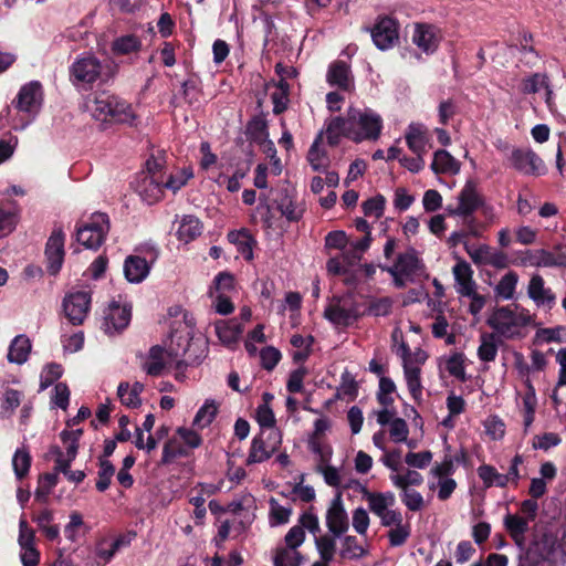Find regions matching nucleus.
Returning a JSON list of instances; mask_svg holds the SVG:
<instances>
[{
  "mask_svg": "<svg viewBox=\"0 0 566 566\" xmlns=\"http://www.w3.org/2000/svg\"><path fill=\"white\" fill-rule=\"evenodd\" d=\"M382 118L370 108L360 109L350 106L346 116L332 117L326 123L325 134L327 144L336 147L345 137L358 144L364 140L375 142L380 137Z\"/></svg>",
  "mask_w": 566,
  "mask_h": 566,
  "instance_id": "nucleus-1",
  "label": "nucleus"
},
{
  "mask_svg": "<svg viewBox=\"0 0 566 566\" xmlns=\"http://www.w3.org/2000/svg\"><path fill=\"white\" fill-rule=\"evenodd\" d=\"M92 114L97 120L137 126L138 116L132 104L116 95L98 94L94 99Z\"/></svg>",
  "mask_w": 566,
  "mask_h": 566,
  "instance_id": "nucleus-2",
  "label": "nucleus"
},
{
  "mask_svg": "<svg viewBox=\"0 0 566 566\" xmlns=\"http://www.w3.org/2000/svg\"><path fill=\"white\" fill-rule=\"evenodd\" d=\"M109 231V218L106 213L95 212L88 221L76 227V241L86 249L96 250L105 241Z\"/></svg>",
  "mask_w": 566,
  "mask_h": 566,
  "instance_id": "nucleus-3",
  "label": "nucleus"
},
{
  "mask_svg": "<svg viewBox=\"0 0 566 566\" xmlns=\"http://www.w3.org/2000/svg\"><path fill=\"white\" fill-rule=\"evenodd\" d=\"M102 69V63L95 55L82 54L70 67V80L77 87L92 88V85L101 77Z\"/></svg>",
  "mask_w": 566,
  "mask_h": 566,
  "instance_id": "nucleus-4",
  "label": "nucleus"
},
{
  "mask_svg": "<svg viewBox=\"0 0 566 566\" xmlns=\"http://www.w3.org/2000/svg\"><path fill=\"white\" fill-rule=\"evenodd\" d=\"M369 32L377 49L387 51L392 49L399 40V23L389 15H378L373 27H364Z\"/></svg>",
  "mask_w": 566,
  "mask_h": 566,
  "instance_id": "nucleus-5",
  "label": "nucleus"
},
{
  "mask_svg": "<svg viewBox=\"0 0 566 566\" xmlns=\"http://www.w3.org/2000/svg\"><path fill=\"white\" fill-rule=\"evenodd\" d=\"M458 207L448 208L449 216L470 217L484 206V197L478 190V184L473 179L465 181L458 196Z\"/></svg>",
  "mask_w": 566,
  "mask_h": 566,
  "instance_id": "nucleus-6",
  "label": "nucleus"
},
{
  "mask_svg": "<svg viewBox=\"0 0 566 566\" xmlns=\"http://www.w3.org/2000/svg\"><path fill=\"white\" fill-rule=\"evenodd\" d=\"M92 296L90 292L77 291L69 293L63 300V311L69 322L74 325H82L90 312Z\"/></svg>",
  "mask_w": 566,
  "mask_h": 566,
  "instance_id": "nucleus-7",
  "label": "nucleus"
},
{
  "mask_svg": "<svg viewBox=\"0 0 566 566\" xmlns=\"http://www.w3.org/2000/svg\"><path fill=\"white\" fill-rule=\"evenodd\" d=\"M509 160L511 166L523 175L539 176L543 174V160L531 148H514Z\"/></svg>",
  "mask_w": 566,
  "mask_h": 566,
  "instance_id": "nucleus-8",
  "label": "nucleus"
},
{
  "mask_svg": "<svg viewBox=\"0 0 566 566\" xmlns=\"http://www.w3.org/2000/svg\"><path fill=\"white\" fill-rule=\"evenodd\" d=\"M324 317L337 326L347 327L360 317L355 303L346 305L340 297H333V302L325 307Z\"/></svg>",
  "mask_w": 566,
  "mask_h": 566,
  "instance_id": "nucleus-9",
  "label": "nucleus"
},
{
  "mask_svg": "<svg viewBox=\"0 0 566 566\" xmlns=\"http://www.w3.org/2000/svg\"><path fill=\"white\" fill-rule=\"evenodd\" d=\"M65 234L62 228L52 231L45 244L46 270L51 275H56L64 261Z\"/></svg>",
  "mask_w": 566,
  "mask_h": 566,
  "instance_id": "nucleus-10",
  "label": "nucleus"
},
{
  "mask_svg": "<svg viewBox=\"0 0 566 566\" xmlns=\"http://www.w3.org/2000/svg\"><path fill=\"white\" fill-rule=\"evenodd\" d=\"M391 266H397V271L405 274L410 283H415L426 270L423 261L418 256L413 248L399 253Z\"/></svg>",
  "mask_w": 566,
  "mask_h": 566,
  "instance_id": "nucleus-11",
  "label": "nucleus"
},
{
  "mask_svg": "<svg viewBox=\"0 0 566 566\" xmlns=\"http://www.w3.org/2000/svg\"><path fill=\"white\" fill-rule=\"evenodd\" d=\"M41 102L42 85L40 82L33 81L20 88L17 98L12 102V104L20 112L32 113L40 108Z\"/></svg>",
  "mask_w": 566,
  "mask_h": 566,
  "instance_id": "nucleus-12",
  "label": "nucleus"
},
{
  "mask_svg": "<svg viewBox=\"0 0 566 566\" xmlns=\"http://www.w3.org/2000/svg\"><path fill=\"white\" fill-rule=\"evenodd\" d=\"M132 319V306L119 305L113 301L105 314L103 328L105 333L112 334L114 332H122L125 329Z\"/></svg>",
  "mask_w": 566,
  "mask_h": 566,
  "instance_id": "nucleus-13",
  "label": "nucleus"
},
{
  "mask_svg": "<svg viewBox=\"0 0 566 566\" xmlns=\"http://www.w3.org/2000/svg\"><path fill=\"white\" fill-rule=\"evenodd\" d=\"M165 179H156L154 176L137 175L135 181V191L143 201L148 205L158 202L164 196Z\"/></svg>",
  "mask_w": 566,
  "mask_h": 566,
  "instance_id": "nucleus-14",
  "label": "nucleus"
},
{
  "mask_svg": "<svg viewBox=\"0 0 566 566\" xmlns=\"http://www.w3.org/2000/svg\"><path fill=\"white\" fill-rule=\"evenodd\" d=\"M488 326L500 336L511 337L512 328L518 326L516 314L510 306H500L486 319Z\"/></svg>",
  "mask_w": 566,
  "mask_h": 566,
  "instance_id": "nucleus-15",
  "label": "nucleus"
},
{
  "mask_svg": "<svg viewBox=\"0 0 566 566\" xmlns=\"http://www.w3.org/2000/svg\"><path fill=\"white\" fill-rule=\"evenodd\" d=\"M326 524L334 536H340L348 528V518L342 503V494L337 493L326 513Z\"/></svg>",
  "mask_w": 566,
  "mask_h": 566,
  "instance_id": "nucleus-16",
  "label": "nucleus"
},
{
  "mask_svg": "<svg viewBox=\"0 0 566 566\" xmlns=\"http://www.w3.org/2000/svg\"><path fill=\"white\" fill-rule=\"evenodd\" d=\"M527 294L537 306H544L552 310L556 303V295L549 289L545 287V281L539 274H534L527 286Z\"/></svg>",
  "mask_w": 566,
  "mask_h": 566,
  "instance_id": "nucleus-17",
  "label": "nucleus"
},
{
  "mask_svg": "<svg viewBox=\"0 0 566 566\" xmlns=\"http://www.w3.org/2000/svg\"><path fill=\"white\" fill-rule=\"evenodd\" d=\"M275 202L277 210L289 222H298L306 210L304 203L297 202L287 189L280 192Z\"/></svg>",
  "mask_w": 566,
  "mask_h": 566,
  "instance_id": "nucleus-18",
  "label": "nucleus"
},
{
  "mask_svg": "<svg viewBox=\"0 0 566 566\" xmlns=\"http://www.w3.org/2000/svg\"><path fill=\"white\" fill-rule=\"evenodd\" d=\"M31 520L36 524L39 531L48 541L55 542L60 539V527L57 524L53 523L54 513L52 510L43 509L41 511L33 512Z\"/></svg>",
  "mask_w": 566,
  "mask_h": 566,
  "instance_id": "nucleus-19",
  "label": "nucleus"
},
{
  "mask_svg": "<svg viewBox=\"0 0 566 566\" xmlns=\"http://www.w3.org/2000/svg\"><path fill=\"white\" fill-rule=\"evenodd\" d=\"M412 42L427 54L433 53L439 45L434 27L426 23H417L412 34Z\"/></svg>",
  "mask_w": 566,
  "mask_h": 566,
  "instance_id": "nucleus-20",
  "label": "nucleus"
},
{
  "mask_svg": "<svg viewBox=\"0 0 566 566\" xmlns=\"http://www.w3.org/2000/svg\"><path fill=\"white\" fill-rule=\"evenodd\" d=\"M150 265L145 258L129 255L124 262V275L130 283H140L149 274Z\"/></svg>",
  "mask_w": 566,
  "mask_h": 566,
  "instance_id": "nucleus-21",
  "label": "nucleus"
},
{
  "mask_svg": "<svg viewBox=\"0 0 566 566\" xmlns=\"http://www.w3.org/2000/svg\"><path fill=\"white\" fill-rule=\"evenodd\" d=\"M216 333L222 344L232 347L239 342L243 333V325L235 318L218 321L216 323Z\"/></svg>",
  "mask_w": 566,
  "mask_h": 566,
  "instance_id": "nucleus-22",
  "label": "nucleus"
},
{
  "mask_svg": "<svg viewBox=\"0 0 566 566\" xmlns=\"http://www.w3.org/2000/svg\"><path fill=\"white\" fill-rule=\"evenodd\" d=\"M502 344L501 336L496 333H481L480 346L476 355L483 363H492L496 359L499 346Z\"/></svg>",
  "mask_w": 566,
  "mask_h": 566,
  "instance_id": "nucleus-23",
  "label": "nucleus"
},
{
  "mask_svg": "<svg viewBox=\"0 0 566 566\" xmlns=\"http://www.w3.org/2000/svg\"><path fill=\"white\" fill-rule=\"evenodd\" d=\"M460 163L446 149H438L433 154V160L430 165L432 171L437 175L452 174L460 171Z\"/></svg>",
  "mask_w": 566,
  "mask_h": 566,
  "instance_id": "nucleus-24",
  "label": "nucleus"
},
{
  "mask_svg": "<svg viewBox=\"0 0 566 566\" xmlns=\"http://www.w3.org/2000/svg\"><path fill=\"white\" fill-rule=\"evenodd\" d=\"M454 279L459 284L458 292L461 295H469L475 291V282L473 281V271L471 265L462 260L453 266Z\"/></svg>",
  "mask_w": 566,
  "mask_h": 566,
  "instance_id": "nucleus-25",
  "label": "nucleus"
},
{
  "mask_svg": "<svg viewBox=\"0 0 566 566\" xmlns=\"http://www.w3.org/2000/svg\"><path fill=\"white\" fill-rule=\"evenodd\" d=\"M527 261L534 266L555 268L564 266L566 264V256L563 254H555L545 249L536 250L535 252L527 251Z\"/></svg>",
  "mask_w": 566,
  "mask_h": 566,
  "instance_id": "nucleus-26",
  "label": "nucleus"
},
{
  "mask_svg": "<svg viewBox=\"0 0 566 566\" xmlns=\"http://www.w3.org/2000/svg\"><path fill=\"white\" fill-rule=\"evenodd\" d=\"M202 229V223L197 217L184 216L177 230V238L185 243H189L201 235Z\"/></svg>",
  "mask_w": 566,
  "mask_h": 566,
  "instance_id": "nucleus-27",
  "label": "nucleus"
},
{
  "mask_svg": "<svg viewBox=\"0 0 566 566\" xmlns=\"http://www.w3.org/2000/svg\"><path fill=\"white\" fill-rule=\"evenodd\" d=\"M504 526L516 545L524 544L525 534L528 531V521L516 514H507L504 517Z\"/></svg>",
  "mask_w": 566,
  "mask_h": 566,
  "instance_id": "nucleus-28",
  "label": "nucleus"
},
{
  "mask_svg": "<svg viewBox=\"0 0 566 566\" xmlns=\"http://www.w3.org/2000/svg\"><path fill=\"white\" fill-rule=\"evenodd\" d=\"M31 352V342L28 336L21 334L15 336L8 350L7 358L10 363L23 364L28 360Z\"/></svg>",
  "mask_w": 566,
  "mask_h": 566,
  "instance_id": "nucleus-29",
  "label": "nucleus"
},
{
  "mask_svg": "<svg viewBox=\"0 0 566 566\" xmlns=\"http://www.w3.org/2000/svg\"><path fill=\"white\" fill-rule=\"evenodd\" d=\"M405 139L408 148L416 155H423L428 137L421 125L411 123L405 134Z\"/></svg>",
  "mask_w": 566,
  "mask_h": 566,
  "instance_id": "nucleus-30",
  "label": "nucleus"
},
{
  "mask_svg": "<svg viewBox=\"0 0 566 566\" xmlns=\"http://www.w3.org/2000/svg\"><path fill=\"white\" fill-rule=\"evenodd\" d=\"M349 66L344 61L333 62L327 72V82L332 86H337L343 91L349 88Z\"/></svg>",
  "mask_w": 566,
  "mask_h": 566,
  "instance_id": "nucleus-31",
  "label": "nucleus"
},
{
  "mask_svg": "<svg viewBox=\"0 0 566 566\" xmlns=\"http://www.w3.org/2000/svg\"><path fill=\"white\" fill-rule=\"evenodd\" d=\"M245 136L251 143L262 145L269 137L268 122L263 114L253 116L245 126Z\"/></svg>",
  "mask_w": 566,
  "mask_h": 566,
  "instance_id": "nucleus-32",
  "label": "nucleus"
},
{
  "mask_svg": "<svg viewBox=\"0 0 566 566\" xmlns=\"http://www.w3.org/2000/svg\"><path fill=\"white\" fill-rule=\"evenodd\" d=\"M323 140V132H321L314 139L307 153V160L314 171H326L329 163L328 154L324 149H319V144Z\"/></svg>",
  "mask_w": 566,
  "mask_h": 566,
  "instance_id": "nucleus-33",
  "label": "nucleus"
},
{
  "mask_svg": "<svg viewBox=\"0 0 566 566\" xmlns=\"http://www.w3.org/2000/svg\"><path fill=\"white\" fill-rule=\"evenodd\" d=\"M142 40L135 34H125L116 38L111 45L112 53L116 56L138 53L142 50Z\"/></svg>",
  "mask_w": 566,
  "mask_h": 566,
  "instance_id": "nucleus-34",
  "label": "nucleus"
},
{
  "mask_svg": "<svg viewBox=\"0 0 566 566\" xmlns=\"http://www.w3.org/2000/svg\"><path fill=\"white\" fill-rule=\"evenodd\" d=\"M189 455V449L185 444L179 442L176 438H171L164 443L160 464L168 465L171 464L178 458H187Z\"/></svg>",
  "mask_w": 566,
  "mask_h": 566,
  "instance_id": "nucleus-35",
  "label": "nucleus"
},
{
  "mask_svg": "<svg viewBox=\"0 0 566 566\" xmlns=\"http://www.w3.org/2000/svg\"><path fill=\"white\" fill-rule=\"evenodd\" d=\"M476 472L485 489H490L494 485L497 488H506L509 484L507 476L499 473L493 465L482 464L478 468Z\"/></svg>",
  "mask_w": 566,
  "mask_h": 566,
  "instance_id": "nucleus-36",
  "label": "nucleus"
},
{
  "mask_svg": "<svg viewBox=\"0 0 566 566\" xmlns=\"http://www.w3.org/2000/svg\"><path fill=\"white\" fill-rule=\"evenodd\" d=\"M273 451L274 449H272L271 451L266 449L265 441L262 438V434L255 436L251 442V448L247 459V465H251L253 463H261L270 459Z\"/></svg>",
  "mask_w": 566,
  "mask_h": 566,
  "instance_id": "nucleus-37",
  "label": "nucleus"
},
{
  "mask_svg": "<svg viewBox=\"0 0 566 566\" xmlns=\"http://www.w3.org/2000/svg\"><path fill=\"white\" fill-rule=\"evenodd\" d=\"M405 378L411 397L418 401L422 395V385L419 367H410L409 364L403 365Z\"/></svg>",
  "mask_w": 566,
  "mask_h": 566,
  "instance_id": "nucleus-38",
  "label": "nucleus"
},
{
  "mask_svg": "<svg viewBox=\"0 0 566 566\" xmlns=\"http://www.w3.org/2000/svg\"><path fill=\"white\" fill-rule=\"evenodd\" d=\"M218 412L214 400H206L197 411L192 424L203 429L212 423Z\"/></svg>",
  "mask_w": 566,
  "mask_h": 566,
  "instance_id": "nucleus-39",
  "label": "nucleus"
},
{
  "mask_svg": "<svg viewBox=\"0 0 566 566\" xmlns=\"http://www.w3.org/2000/svg\"><path fill=\"white\" fill-rule=\"evenodd\" d=\"M32 458L30 452L22 448L17 449L12 458V467L18 480L25 478L31 468Z\"/></svg>",
  "mask_w": 566,
  "mask_h": 566,
  "instance_id": "nucleus-40",
  "label": "nucleus"
},
{
  "mask_svg": "<svg viewBox=\"0 0 566 566\" xmlns=\"http://www.w3.org/2000/svg\"><path fill=\"white\" fill-rule=\"evenodd\" d=\"M149 361L145 364V370L147 375L157 377L161 375L165 363H164V348L159 345H155L149 349Z\"/></svg>",
  "mask_w": 566,
  "mask_h": 566,
  "instance_id": "nucleus-41",
  "label": "nucleus"
},
{
  "mask_svg": "<svg viewBox=\"0 0 566 566\" xmlns=\"http://www.w3.org/2000/svg\"><path fill=\"white\" fill-rule=\"evenodd\" d=\"M518 275L514 271L504 274L496 284L495 294L504 300H511L515 293Z\"/></svg>",
  "mask_w": 566,
  "mask_h": 566,
  "instance_id": "nucleus-42",
  "label": "nucleus"
},
{
  "mask_svg": "<svg viewBox=\"0 0 566 566\" xmlns=\"http://www.w3.org/2000/svg\"><path fill=\"white\" fill-rule=\"evenodd\" d=\"M304 556L294 549L277 548L273 557V566H301Z\"/></svg>",
  "mask_w": 566,
  "mask_h": 566,
  "instance_id": "nucleus-43",
  "label": "nucleus"
},
{
  "mask_svg": "<svg viewBox=\"0 0 566 566\" xmlns=\"http://www.w3.org/2000/svg\"><path fill=\"white\" fill-rule=\"evenodd\" d=\"M549 78L546 74L534 73L521 81L520 92L523 94H535L541 88L547 87Z\"/></svg>",
  "mask_w": 566,
  "mask_h": 566,
  "instance_id": "nucleus-44",
  "label": "nucleus"
},
{
  "mask_svg": "<svg viewBox=\"0 0 566 566\" xmlns=\"http://www.w3.org/2000/svg\"><path fill=\"white\" fill-rule=\"evenodd\" d=\"M98 468L99 470L98 480L96 481V489L99 492H105L112 483V478L115 474V467L109 460L98 458Z\"/></svg>",
  "mask_w": 566,
  "mask_h": 566,
  "instance_id": "nucleus-45",
  "label": "nucleus"
},
{
  "mask_svg": "<svg viewBox=\"0 0 566 566\" xmlns=\"http://www.w3.org/2000/svg\"><path fill=\"white\" fill-rule=\"evenodd\" d=\"M465 355L462 352H454L448 359L446 368L448 373L461 381L467 380L464 368Z\"/></svg>",
  "mask_w": 566,
  "mask_h": 566,
  "instance_id": "nucleus-46",
  "label": "nucleus"
},
{
  "mask_svg": "<svg viewBox=\"0 0 566 566\" xmlns=\"http://www.w3.org/2000/svg\"><path fill=\"white\" fill-rule=\"evenodd\" d=\"M386 206V198L378 193L375 197H371L367 200H365L361 203L363 212L366 217H376L379 219L382 217Z\"/></svg>",
  "mask_w": 566,
  "mask_h": 566,
  "instance_id": "nucleus-47",
  "label": "nucleus"
},
{
  "mask_svg": "<svg viewBox=\"0 0 566 566\" xmlns=\"http://www.w3.org/2000/svg\"><path fill=\"white\" fill-rule=\"evenodd\" d=\"M59 476L56 472L43 473L39 478V486L35 490V499L46 501L51 490L57 484Z\"/></svg>",
  "mask_w": 566,
  "mask_h": 566,
  "instance_id": "nucleus-48",
  "label": "nucleus"
},
{
  "mask_svg": "<svg viewBox=\"0 0 566 566\" xmlns=\"http://www.w3.org/2000/svg\"><path fill=\"white\" fill-rule=\"evenodd\" d=\"M396 390L394 380L389 377L381 376L379 379V390L377 392V400L382 407H390L394 405V398L390 395Z\"/></svg>",
  "mask_w": 566,
  "mask_h": 566,
  "instance_id": "nucleus-49",
  "label": "nucleus"
},
{
  "mask_svg": "<svg viewBox=\"0 0 566 566\" xmlns=\"http://www.w3.org/2000/svg\"><path fill=\"white\" fill-rule=\"evenodd\" d=\"M62 374V365L57 363L48 364L41 374L40 390L49 388L51 385H53L54 381L61 378Z\"/></svg>",
  "mask_w": 566,
  "mask_h": 566,
  "instance_id": "nucleus-50",
  "label": "nucleus"
},
{
  "mask_svg": "<svg viewBox=\"0 0 566 566\" xmlns=\"http://www.w3.org/2000/svg\"><path fill=\"white\" fill-rule=\"evenodd\" d=\"M316 547L318 549L321 558L325 563H329L333 560L336 549V543L335 539L328 535H324L321 537H317L315 539Z\"/></svg>",
  "mask_w": 566,
  "mask_h": 566,
  "instance_id": "nucleus-51",
  "label": "nucleus"
},
{
  "mask_svg": "<svg viewBox=\"0 0 566 566\" xmlns=\"http://www.w3.org/2000/svg\"><path fill=\"white\" fill-rule=\"evenodd\" d=\"M390 480L397 488L409 489L410 485H421L423 482V476L417 471L407 470L405 475H391Z\"/></svg>",
  "mask_w": 566,
  "mask_h": 566,
  "instance_id": "nucleus-52",
  "label": "nucleus"
},
{
  "mask_svg": "<svg viewBox=\"0 0 566 566\" xmlns=\"http://www.w3.org/2000/svg\"><path fill=\"white\" fill-rule=\"evenodd\" d=\"M260 358L262 368L268 371H271L280 363L282 355L277 348L273 346H266L261 349Z\"/></svg>",
  "mask_w": 566,
  "mask_h": 566,
  "instance_id": "nucleus-53",
  "label": "nucleus"
},
{
  "mask_svg": "<svg viewBox=\"0 0 566 566\" xmlns=\"http://www.w3.org/2000/svg\"><path fill=\"white\" fill-rule=\"evenodd\" d=\"M270 523L271 525L286 524L292 514V509L280 505L274 499L271 500Z\"/></svg>",
  "mask_w": 566,
  "mask_h": 566,
  "instance_id": "nucleus-54",
  "label": "nucleus"
},
{
  "mask_svg": "<svg viewBox=\"0 0 566 566\" xmlns=\"http://www.w3.org/2000/svg\"><path fill=\"white\" fill-rule=\"evenodd\" d=\"M117 396L120 402L127 408L136 409L142 405L140 397L133 396V391L129 390V382L127 381L119 382L117 388Z\"/></svg>",
  "mask_w": 566,
  "mask_h": 566,
  "instance_id": "nucleus-55",
  "label": "nucleus"
},
{
  "mask_svg": "<svg viewBox=\"0 0 566 566\" xmlns=\"http://www.w3.org/2000/svg\"><path fill=\"white\" fill-rule=\"evenodd\" d=\"M401 490V501L408 507L409 511L418 512L423 507L424 501L422 495L418 491L411 489Z\"/></svg>",
  "mask_w": 566,
  "mask_h": 566,
  "instance_id": "nucleus-56",
  "label": "nucleus"
},
{
  "mask_svg": "<svg viewBox=\"0 0 566 566\" xmlns=\"http://www.w3.org/2000/svg\"><path fill=\"white\" fill-rule=\"evenodd\" d=\"M307 369L304 366H301L294 370L291 371L287 382H286V389L291 394H297L302 392L303 390V380L305 376L307 375Z\"/></svg>",
  "mask_w": 566,
  "mask_h": 566,
  "instance_id": "nucleus-57",
  "label": "nucleus"
},
{
  "mask_svg": "<svg viewBox=\"0 0 566 566\" xmlns=\"http://www.w3.org/2000/svg\"><path fill=\"white\" fill-rule=\"evenodd\" d=\"M390 438L394 442H406L409 434L407 422L402 418H395L390 422Z\"/></svg>",
  "mask_w": 566,
  "mask_h": 566,
  "instance_id": "nucleus-58",
  "label": "nucleus"
},
{
  "mask_svg": "<svg viewBox=\"0 0 566 566\" xmlns=\"http://www.w3.org/2000/svg\"><path fill=\"white\" fill-rule=\"evenodd\" d=\"M432 460V452L429 450L422 452H408L405 457V462L412 468L424 469Z\"/></svg>",
  "mask_w": 566,
  "mask_h": 566,
  "instance_id": "nucleus-59",
  "label": "nucleus"
},
{
  "mask_svg": "<svg viewBox=\"0 0 566 566\" xmlns=\"http://www.w3.org/2000/svg\"><path fill=\"white\" fill-rule=\"evenodd\" d=\"M342 556L344 558H357L365 554L364 548L358 544L356 536L348 535L344 538Z\"/></svg>",
  "mask_w": 566,
  "mask_h": 566,
  "instance_id": "nucleus-60",
  "label": "nucleus"
},
{
  "mask_svg": "<svg viewBox=\"0 0 566 566\" xmlns=\"http://www.w3.org/2000/svg\"><path fill=\"white\" fill-rule=\"evenodd\" d=\"M193 177L191 169H184L177 176L169 175L165 179L166 189L172 190L174 192L178 191L181 187H184L187 181Z\"/></svg>",
  "mask_w": 566,
  "mask_h": 566,
  "instance_id": "nucleus-61",
  "label": "nucleus"
},
{
  "mask_svg": "<svg viewBox=\"0 0 566 566\" xmlns=\"http://www.w3.org/2000/svg\"><path fill=\"white\" fill-rule=\"evenodd\" d=\"M140 176H154L156 179H166L165 178V166L164 164L156 158L155 156H150L145 163V169L139 172Z\"/></svg>",
  "mask_w": 566,
  "mask_h": 566,
  "instance_id": "nucleus-62",
  "label": "nucleus"
},
{
  "mask_svg": "<svg viewBox=\"0 0 566 566\" xmlns=\"http://www.w3.org/2000/svg\"><path fill=\"white\" fill-rule=\"evenodd\" d=\"M348 244V238L345 231L335 230L325 237V247L328 249L345 250Z\"/></svg>",
  "mask_w": 566,
  "mask_h": 566,
  "instance_id": "nucleus-63",
  "label": "nucleus"
},
{
  "mask_svg": "<svg viewBox=\"0 0 566 566\" xmlns=\"http://www.w3.org/2000/svg\"><path fill=\"white\" fill-rule=\"evenodd\" d=\"M70 389L65 382H57L54 387L52 402L59 408L65 410L70 403Z\"/></svg>",
  "mask_w": 566,
  "mask_h": 566,
  "instance_id": "nucleus-64",
  "label": "nucleus"
}]
</instances>
